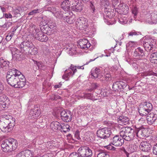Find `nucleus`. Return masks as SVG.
I'll return each instance as SVG.
<instances>
[{
  "label": "nucleus",
  "mask_w": 157,
  "mask_h": 157,
  "mask_svg": "<svg viewBox=\"0 0 157 157\" xmlns=\"http://www.w3.org/2000/svg\"><path fill=\"white\" fill-rule=\"evenodd\" d=\"M92 76L94 78H97L98 77V68L96 67L93 68L91 71Z\"/></svg>",
  "instance_id": "72a5a7b5"
},
{
  "label": "nucleus",
  "mask_w": 157,
  "mask_h": 157,
  "mask_svg": "<svg viewBox=\"0 0 157 157\" xmlns=\"http://www.w3.org/2000/svg\"><path fill=\"white\" fill-rule=\"evenodd\" d=\"M13 35V33H11L10 34H8L6 36V39L7 41H9L11 39Z\"/></svg>",
  "instance_id": "6e6d98bb"
},
{
  "label": "nucleus",
  "mask_w": 157,
  "mask_h": 157,
  "mask_svg": "<svg viewBox=\"0 0 157 157\" xmlns=\"http://www.w3.org/2000/svg\"><path fill=\"white\" fill-rule=\"evenodd\" d=\"M103 129L104 132V138L103 139V140H102L103 145H101V146H105V142H107L105 139L109 137L112 133L110 129H108L106 128H103Z\"/></svg>",
  "instance_id": "aec40b11"
},
{
  "label": "nucleus",
  "mask_w": 157,
  "mask_h": 157,
  "mask_svg": "<svg viewBox=\"0 0 157 157\" xmlns=\"http://www.w3.org/2000/svg\"><path fill=\"white\" fill-rule=\"evenodd\" d=\"M10 50L11 52L13 58L17 60H20L21 58V54H22L21 52V50H19L15 48H10Z\"/></svg>",
  "instance_id": "9b49d317"
},
{
  "label": "nucleus",
  "mask_w": 157,
  "mask_h": 157,
  "mask_svg": "<svg viewBox=\"0 0 157 157\" xmlns=\"http://www.w3.org/2000/svg\"><path fill=\"white\" fill-rule=\"evenodd\" d=\"M50 127L53 131L60 130L61 129V124L59 122L55 121L51 123Z\"/></svg>",
  "instance_id": "b1692460"
},
{
  "label": "nucleus",
  "mask_w": 157,
  "mask_h": 157,
  "mask_svg": "<svg viewBox=\"0 0 157 157\" xmlns=\"http://www.w3.org/2000/svg\"><path fill=\"white\" fill-rule=\"evenodd\" d=\"M38 53V51L37 48L33 44L32 47H31V48H30V49L29 50V51L28 52L27 55H36Z\"/></svg>",
  "instance_id": "bb28decb"
},
{
  "label": "nucleus",
  "mask_w": 157,
  "mask_h": 157,
  "mask_svg": "<svg viewBox=\"0 0 157 157\" xmlns=\"http://www.w3.org/2000/svg\"><path fill=\"white\" fill-rule=\"evenodd\" d=\"M70 69H71L73 73V74H75L77 71L76 69V66H74L71 64L70 67Z\"/></svg>",
  "instance_id": "864d4df0"
},
{
  "label": "nucleus",
  "mask_w": 157,
  "mask_h": 157,
  "mask_svg": "<svg viewBox=\"0 0 157 157\" xmlns=\"http://www.w3.org/2000/svg\"><path fill=\"white\" fill-rule=\"evenodd\" d=\"M69 77L67 74H65L62 76V78L66 80H68Z\"/></svg>",
  "instance_id": "680f3d73"
},
{
  "label": "nucleus",
  "mask_w": 157,
  "mask_h": 157,
  "mask_svg": "<svg viewBox=\"0 0 157 157\" xmlns=\"http://www.w3.org/2000/svg\"><path fill=\"white\" fill-rule=\"evenodd\" d=\"M136 42L131 41L129 42L127 44L129 47H134L136 45Z\"/></svg>",
  "instance_id": "5fc2aeb1"
},
{
  "label": "nucleus",
  "mask_w": 157,
  "mask_h": 157,
  "mask_svg": "<svg viewBox=\"0 0 157 157\" xmlns=\"http://www.w3.org/2000/svg\"><path fill=\"white\" fill-rule=\"evenodd\" d=\"M60 115L61 119L64 122H69L72 120V116L69 111L63 110L60 112Z\"/></svg>",
  "instance_id": "1a4fd4ad"
},
{
  "label": "nucleus",
  "mask_w": 157,
  "mask_h": 157,
  "mask_svg": "<svg viewBox=\"0 0 157 157\" xmlns=\"http://www.w3.org/2000/svg\"><path fill=\"white\" fill-rule=\"evenodd\" d=\"M70 126L68 124H66L65 125H61V129L60 130L61 131H63L65 132H68L70 130L69 128Z\"/></svg>",
  "instance_id": "f704fd0d"
},
{
  "label": "nucleus",
  "mask_w": 157,
  "mask_h": 157,
  "mask_svg": "<svg viewBox=\"0 0 157 157\" xmlns=\"http://www.w3.org/2000/svg\"><path fill=\"white\" fill-rule=\"evenodd\" d=\"M153 153L156 155H157V144L154 146L153 147Z\"/></svg>",
  "instance_id": "4d7b16f0"
},
{
  "label": "nucleus",
  "mask_w": 157,
  "mask_h": 157,
  "mask_svg": "<svg viewBox=\"0 0 157 157\" xmlns=\"http://www.w3.org/2000/svg\"><path fill=\"white\" fill-rule=\"evenodd\" d=\"M138 146V145L136 144H132L130 147L131 152H132L136 151L137 150Z\"/></svg>",
  "instance_id": "a19ab883"
},
{
  "label": "nucleus",
  "mask_w": 157,
  "mask_h": 157,
  "mask_svg": "<svg viewBox=\"0 0 157 157\" xmlns=\"http://www.w3.org/2000/svg\"><path fill=\"white\" fill-rule=\"evenodd\" d=\"M132 13L135 16H136L138 12L137 9L136 7H135L132 9Z\"/></svg>",
  "instance_id": "13d9d810"
},
{
  "label": "nucleus",
  "mask_w": 157,
  "mask_h": 157,
  "mask_svg": "<svg viewBox=\"0 0 157 157\" xmlns=\"http://www.w3.org/2000/svg\"><path fill=\"white\" fill-rule=\"evenodd\" d=\"M105 79L106 81L109 80L111 79V76L109 74H106L105 75Z\"/></svg>",
  "instance_id": "052dcab7"
},
{
  "label": "nucleus",
  "mask_w": 157,
  "mask_h": 157,
  "mask_svg": "<svg viewBox=\"0 0 157 157\" xmlns=\"http://www.w3.org/2000/svg\"><path fill=\"white\" fill-rule=\"evenodd\" d=\"M76 1V0H65L62 2L61 7L65 11H69L71 6H73Z\"/></svg>",
  "instance_id": "9d476101"
},
{
  "label": "nucleus",
  "mask_w": 157,
  "mask_h": 157,
  "mask_svg": "<svg viewBox=\"0 0 157 157\" xmlns=\"http://www.w3.org/2000/svg\"><path fill=\"white\" fill-rule=\"evenodd\" d=\"M128 6H126L125 5H124V7H122V8H120V10L124 14H126L128 12Z\"/></svg>",
  "instance_id": "58836bf2"
},
{
  "label": "nucleus",
  "mask_w": 157,
  "mask_h": 157,
  "mask_svg": "<svg viewBox=\"0 0 157 157\" xmlns=\"http://www.w3.org/2000/svg\"><path fill=\"white\" fill-rule=\"evenodd\" d=\"M35 38L41 42H45L48 40V37L47 35L40 31L37 35H36Z\"/></svg>",
  "instance_id": "412c9836"
},
{
  "label": "nucleus",
  "mask_w": 157,
  "mask_h": 157,
  "mask_svg": "<svg viewBox=\"0 0 157 157\" xmlns=\"http://www.w3.org/2000/svg\"><path fill=\"white\" fill-rule=\"evenodd\" d=\"M76 22H77V23H80L81 24H86L87 25L88 21L86 18L84 17H82L78 18Z\"/></svg>",
  "instance_id": "473e14b6"
},
{
  "label": "nucleus",
  "mask_w": 157,
  "mask_h": 157,
  "mask_svg": "<svg viewBox=\"0 0 157 157\" xmlns=\"http://www.w3.org/2000/svg\"><path fill=\"white\" fill-rule=\"evenodd\" d=\"M8 98L4 95L0 96V102H2V104L5 105L6 103H5L6 101L7 100Z\"/></svg>",
  "instance_id": "ea45409f"
},
{
  "label": "nucleus",
  "mask_w": 157,
  "mask_h": 157,
  "mask_svg": "<svg viewBox=\"0 0 157 157\" xmlns=\"http://www.w3.org/2000/svg\"><path fill=\"white\" fill-rule=\"evenodd\" d=\"M129 119L126 117L120 116L118 119V122L120 124L123 125H126L129 123Z\"/></svg>",
  "instance_id": "4be33fe9"
},
{
  "label": "nucleus",
  "mask_w": 157,
  "mask_h": 157,
  "mask_svg": "<svg viewBox=\"0 0 157 157\" xmlns=\"http://www.w3.org/2000/svg\"><path fill=\"white\" fill-rule=\"evenodd\" d=\"M63 14L60 11L58 10L56 13L55 14V16L56 17L59 18H62L63 17Z\"/></svg>",
  "instance_id": "49530a36"
},
{
  "label": "nucleus",
  "mask_w": 157,
  "mask_h": 157,
  "mask_svg": "<svg viewBox=\"0 0 157 157\" xmlns=\"http://www.w3.org/2000/svg\"><path fill=\"white\" fill-rule=\"evenodd\" d=\"M76 48L75 47L74 45L73 46L69 49V54L71 56H72L74 54H75L77 52H76Z\"/></svg>",
  "instance_id": "4c0bfd02"
},
{
  "label": "nucleus",
  "mask_w": 157,
  "mask_h": 157,
  "mask_svg": "<svg viewBox=\"0 0 157 157\" xmlns=\"http://www.w3.org/2000/svg\"><path fill=\"white\" fill-rule=\"evenodd\" d=\"M40 110L37 107H35L32 109L29 113V115L32 117L36 118L38 117L40 114Z\"/></svg>",
  "instance_id": "a211bd4d"
},
{
  "label": "nucleus",
  "mask_w": 157,
  "mask_h": 157,
  "mask_svg": "<svg viewBox=\"0 0 157 157\" xmlns=\"http://www.w3.org/2000/svg\"><path fill=\"white\" fill-rule=\"evenodd\" d=\"M36 64L39 68H41L43 65V64L41 62H37Z\"/></svg>",
  "instance_id": "338daca9"
},
{
  "label": "nucleus",
  "mask_w": 157,
  "mask_h": 157,
  "mask_svg": "<svg viewBox=\"0 0 157 157\" xmlns=\"http://www.w3.org/2000/svg\"><path fill=\"white\" fill-rule=\"evenodd\" d=\"M62 85L61 82H59L58 84L54 86V88L56 89L59 88Z\"/></svg>",
  "instance_id": "774afa93"
},
{
  "label": "nucleus",
  "mask_w": 157,
  "mask_h": 157,
  "mask_svg": "<svg viewBox=\"0 0 157 157\" xmlns=\"http://www.w3.org/2000/svg\"><path fill=\"white\" fill-rule=\"evenodd\" d=\"M105 68H102V67H99V72H100V73H99V75L100 74V76H101L102 77L104 75L105 71Z\"/></svg>",
  "instance_id": "de8ad7c7"
},
{
  "label": "nucleus",
  "mask_w": 157,
  "mask_h": 157,
  "mask_svg": "<svg viewBox=\"0 0 157 157\" xmlns=\"http://www.w3.org/2000/svg\"><path fill=\"white\" fill-rule=\"evenodd\" d=\"M78 153L81 157H91L92 154L91 150L87 147H80L78 150Z\"/></svg>",
  "instance_id": "6e6552de"
},
{
  "label": "nucleus",
  "mask_w": 157,
  "mask_h": 157,
  "mask_svg": "<svg viewBox=\"0 0 157 157\" xmlns=\"http://www.w3.org/2000/svg\"><path fill=\"white\" fill-rule=\"evenodd\" d=\"M69 157H81L78 153L76 152H73L71 153Z\"/></svg>",
  "instance_id": "3c124183"
},
{
  "label": "nucleus",
  "mask_w": 157,
  "mask_h": 157,
  "mask_svg": "<svg viewBox=\"0 0 157 157\" xmlns=\"http://www.w3.org/2000/svg\"><path fill=\"white\" fill-rule=\"evenodd\" d=\"M76 1L73 5L71 6V9L73 11L76 12H80L82 10V7L80 4L79 3L78 0H76Z\"/></svg>",
  "instance_id": "5701e85b"
},
{
  "label": "nucleus",
  "mask_w": 157,
  "mask_h": 157,
  "mask_svg": "<svg viewBox=\"0 0 157 157\" xmlns=\"http://www.w3.org/2000/svg\"><path fill=\"white\" fill-rule=\"evenodd\" d=\"M9 62L4 59L3 58H0V67L2 68L4 67H7L8 66Z\"/></svg>",
  "instance_id": "7c9ffc66"
},
{
  "label": "nucleus",
  "mask_w": 157,
  "mask_h": 157,
  "mask_svg": "<svg viewBox=\"0 0 157 157\" xmlns=\"http://www.w3.org/2000/svg\"><path fill=\"white\" fill-rule=\"evenodd\" d=\"M17 145V141L13 138H11L3 141L1 146L3 152L9 153L15 150Z\"/></svg>",
  "instance_id": "7ed1b4c3"
},
{
  "label": "nucleus",
  "mask_w": 157,
  "mask_h": 157,
  "mask_svg": "<svg viewBox=\"0 0 157 157\" xmlns=\"http://www.w3.org/2000/svg\"><path fill=\"white\" fill-rule=\"evenodd\" d=\"M141 34V33L139 32H136L135 30H132L128 33V35L129 36H136Z\"/></svg>",
  "instance_id": "79ce46f5"
},
{
  "label": "nucleus",
  "mask_w": 157,
  "mask_h": 157,
  "mask_svg": "<svg viewBox=\"0 0 157 157\" xmlns=\"http://www.w3.org/2000/svg\"><path fill=\"white\" fill-rule=\"evenodd\" d=\"M143 45L145 50L147 52H150L153 48V45L152 44L149 43L146 41V40H144Z\"/></svg>",
  "instance_id": "393cba45"
},
{
  "label": "nucleus",
  "mask_w": 157,
  "mask_h": 157,
  "mask_svg": "<svg viewBox=\"0 0 157 157\" xmlns=\"http://www.w3.org/2000/svg\"><path fill=\"white\" fill-rule=\"evenodd\" d=\"M107 142V141L106 142H105V143H106V142ZM105 146H104V147H106L107 149L110 150H112L113 151H115V150L116 148L115 147H113L110 144L108 145H106L107 144H106V143H105ZM102 147H103V146H102Z\"/></svg>",
  "instance_id": "09e8293b"
},
{
  "label": "nucleus",
  "mask_w": 157,
  "mask_h": 157,
  "mask_svg": "<svg viewBox=\"0 0 157 157\" xmlns=\"http://www.w3.org/2000/svg\"><path fill=\"white\" fill-rule=\"evenodd\" d=\"M153 108L152 104L150 102H145L139 109V112L140 115L146 117L151 112Z\"/></svg>",
  "instance_id": "39448f33"
},
{
  "label": "nucleus",
  "mask_w": 157,
  "mask_h": 157,
  "mask_svg": "<svg viewBox=\"0 0 157 157\" xmlns=\"http://www.w3.org/2000/svg\"><path fill=\"white\" fill-rule=\"evenodd\" d=\"M104 130L103 128L100 129H99V137L102 139L103 137L104 138Z\"/></svg>",
  "instance_id": "37998d69"
},
{
  "label": "nucleus",
  "mask_w": 157,
  "mask_h": 157,
  "mask_svg": "<svg viewBox=\"0 0 157 157\" xmlns=\"http://www.w3.org/2000/svg\"><path fill=\"white\" fill-rule=\"evenodd\" d=\"M74 18V17H69L68 16H65L64 17L63 19L67 23L71 24L73 23L75 21V20Z\"/></svg>",
  "instance_id": "2f4dec72"
},
{
  "label": "nucleus",
  "mask_w": 157,
  "mask_h": 157,
  "mask_svg": "<svg viewBox=\"0 0 157 157\" xmlns=\"http://www.w3.org/2000/svg\"><path fill=\"white\" fill-rule=\"evenodd\" d=\"M124 141L119 136L116 135L113 138L112 144L115 146H121L124 143Z\"/></svg>",
  "instance_id": "f8f14e48"
},
{
  "label": "nucleus",
  "mask_w": 157,
  "mask_h": 157,
  "mask_svg": "<svg viewBox=\"0 0 157 157\" xmlns=\"http://www.w3.org/2000/svg\"><path fill=\"white\" fill-rule=\"evenodd\" d=\"M150 62L154 63H157V52L152 53L150 58Z\"/></svg>",
  "instance_id": "c85d7f7f"
},
{
  "label": "nucleus",
  "mask_w": 157,
  "mask_h": 157,
  "mask_svg": "<svg viewBox=\"0 0 157 157\" xmlns=\"http://www.w3.org/2000/svg\"><path fill=\"white\" fill-rule=\"evenodd\" d=\"M144 54L143 50L140 47H138L135 50L133 55L134 56L137 57L143 56Z\"/></svg>",
  "instance_id": "cd10ccee"
},
{
  "label": "nucleus",
  "mask_w": 157,
  "mask_h": 157,
  "mask_svg": "<svg viewBox=\"0 0 157 157\" xmlns=\"http://www.w3.org/2000/svg\"><path fill=\"white\" fill-rule=\"evenodd\" d=\"M105 153L102 152L99 153V157H105Z\"/></svg>",
  "instance_id": "0e129e2a"
},
{
  "label": "nucleus",
  "mask_w": 157,
  "mask_h": 157,
  "mask_svg": "<svg viewBox=\"0 0 157 157\" xmlns=\"http://www.w3.org/2000/svg\"><path fill=\"white\" fill-rule=\"evenodd\" d=\"M139 147L142 151L147 152L151 149V146L147 141H143L141 143Z\"/></svg>",
  "instance_id": "2eb2a0df"
},
{
  "label": "nucleus",
  "mask_w": 157,
  "mask_h": 157,
  "mask_svg": "<svg viewBox=\"0 0 157 157\" xmlns=\"http://www.w3.org/2000/svg\"><path fill=\"white\" fill-rule=\"evenodd\" d=\"M145 76H147L146 78L148 79V82H151L152 81L154 82L156 80V78L154 76H157V73H154L152 71H151L146 72L145 73Z\"/></svg>",
  "instance_id": "dca6fc26"
},
{
  "label": "nucleus",
  "mask_w": 157,
  "mask_h": 157,
  "mask_svg": "<svg viewBox=\"0 0 157 157\" xmlns=\"http://www.w3.org/2000/svg\"><path fill=\"white\" fill-rule=\"evenodd\" d=\"M119 134L124 140L127 141L132 140L135 135L134 130L129 127L121 128L120 130Z\"/></svg>",
  "instance_id": "20e7f679"
},
{
  "label": "nucleus",
  "mask_w": 157,
  "mask_h": 157,
  "mask_svg": "<svg viewBox=\"0 0 157 157\" xmlns=\"http://www.w3.org/2000/svg\"><path fill=\"white\" fill-rule=\"evenodd\" d=\"M15 119L11 116L2 115L0 118V129L4 132H10L15 126Z\"/></svg>",
  "instance_id": "f03ea898"
},
{
  "label": "nucleus",
  "mask_w": 157,
  "mask_h": 157,
  "mask_svg": "<svg viewBox=\"0 0 157 157\" xmlns=\"http://www.w3.org/2000/svg\"><path fill=\"white\" fill-rule=\"evenodd\" d=\"M98 58V57H96L94 58V59H91L90 60L86 62V63L84 65H85L88 64L90 62L93 61L95 60L96 59H97Z\"/></svg>",
  "instance_id": "e2e57ef3"
},
{
  "label": "nucleus",
  "mask_w": 157,
  "mask_h": 157,
  "mask_svg": "<svg viewBox=\"0 0 157 157\" xmlns=\"http://www.w3.org/2000/svg\"><path fill=\"white\" fill-rule=\"evenodd\" d=\"M39 10L38 9H36L34 10L29 12L28 14L29 15H34L36 14V13H39Z\"/></svg>",
  "instance_id": "8fccbe9b"
},
{
  "label": "nucleus",
  "mask_w": 157,
  "mask_h": 157,
  "mask_svg": "<svg viewBox=\"0 0 157 157\" xmlns=\"http://www.w3.org/2000/svg\"><path fill=\"white\" fill-rule=\"evenodd\" d=\"M146 119L147 123L149 125H152L154 124L157 119V115L154 113H151L147 115Z\"/></svg>",
  "instance_id": "ddd939ff"
},
{
  "label": "nucleus",
  "mask_w": 157,
  "mask_h": 157,
  "mask_svg": "<svg viewBox=\"0 0 157 157\" xmlns=\"http://www.w3.org/2000/svg\"><path fill=\"white\" fill-rule=\"evenodd\" d=\"M126 86V84L122 81L116 82L113 84V88L115 90L124 89Z\"/></svg>",
  "instance_id": "4468645a"
},
{
  "label": "nucleus",
  "mask_w": 157,
  "mask_h": 157,
  "mask_svg": "<svg viewBox=\"0 0 157 157\" xmlns=\"http://www.w3.org/2000/svg\"><path fill=\"white\" fill-rule=\"evenodd\" d=\"M5 17L6 18H11L12 16L10 14L5 13Z\"/></svg>",
  "instance_id": "69168bd1"
},
{
  "label": "nucleus",
  "mask_w": 157,
  "mask_h": 157,
  "mask_svg": "<svg viewBox=\"0 0 157 157\" xmlns=\"http://www.w3.org/2000/svg\"><path fill=\"white\" fill-rule=\"evenodd\" d=\"M48 10L50 12H52L53 14H55L58 10V9L55 8L54 7H50L48 8Z\"/></svg>",
  "instance_id": "a18cd8bd"
},
{
  "label": "nucleus",
  "mask_w": 157,
  "mask_h": 157,
  "mask_svg": "<svg viewBox=\"0 0 157 157\" xmlns=\"http://www.w3.org/2000/svg\"><path fill=\"white\" fill-rule=\"evenodd\" d=\"M33 45V43L31 41H24L19 45V47L23 54L27 55L29 51V50L30 48H31Z\"/></svg>",
  "instance_id": "0eeeda50"
},
{
  "label": "nucleus",
  "mask_w": 157,
  "mask_h": 157,
  "mask_svg": "<svg viewBox=\"0 0 157 157\" xmlns=\"http://www.w3.org/2000/svg\"><path fill=\"white\" fill-rule=\"evenodd\" d=\"M31 152L29 150L21 151L17 154L16 157H31Z\"/></svg>",
  "instance_id": "a878e982"
},
{
  "label": "nucleus",
  "mask_w": 157,
  "mask_h": 157,
  "mask_svg": "<svg viewBox=\"0 0 157 157\" xmlns=\"http://www.w3.org/2000/svg\"><path fill=\"white\" fill-rule=\"evenodd\" d=\"M104 4V6H105V8H106V10L105 12V16L104 17L105 22L108 25H112L115 23H116V21L115 20V19L114 18L111 19L113 16V14L111 15V13L110 11H109L107 10V7H108V6L107 5H106L105 3Z\"/></svg>",
  "instance_id": "423d86ee"
},
{
  "label": "nucleus",
  "mask_w": 157,
  "mask_h": 157,
  "mask_svg": "<svg viewBox=\"0 0 157 157\" xmlns=\"http://www.w3.org/2000/svg\"><path fill=\"white\" fill-rule=\"evenodd\" d=\"M79 45L81 48L84 49L89 48L91 45L88 40L84 39L80 40Z\"/></svg>",
  "instance_id": "f3484780"
},
{
  "label": "nucleus",
  "mask_w": 157,
  "mask_h": 157,
  "mask_svg": "<svg viewBox=\"0 0 157 157\" xmlns=\"http://www.w3.org/2000/svg\"><path fill=\"white\" fill-rule=\"evenodd\" d=\"M4 86L2 83L0 82V95L3 93V91L4 90Z\"/></svg>",
  "instance_id": "bf43d9fd"
},
{
  "label": "nucleus",
  "mask_w": 157,
  "mask_h": 157,
  "mask_svg": "<svg viewBox=\"0 0 157 157\" xmlns=\"http://www.w3.org/2000/svg\"><path fill=\"white\" fill-rule=\"evenodd\" d=\"M99 95V96H100L101 97H103L106 96V93L105 90L104 89H101V92Z\"/></svg>",
  "instance_id": "603ef678"
},
{
  "label": "nucleus",
  "mask_w": 157,
  "mask_h": 157,
  "mask_svg": "<svg viewBox=\"0 0 157 157\" xmlns=\"http://www.w3.org/2000/svg\"><path fill=\"white\" fill-rule=\"evenodd\" d=\"M128 17L127 15L125 14L122 15L118 19L119 22L122 24H124L127 23H129L132 21V19L129 17L128 18Z\"/></svg>",
  "instance_id": "6ab92c4d"
},
{
  "label": "nucleus",
  "mask_w": 157,
  "mask_h": 157,
  "mask_svg": "<svg viewBox=\"0 0 157 157\" xmlns=\"http://www.w3.org/2000/svg\"><path fill=\"white\" fill-rule=\"evenodd\" d=\"M6 79L8 84L15 88H21L25 84V79L21 73L15 69L7 72Z\"/></svg>",
  "instance_id": "f257e3e1"
},
{
  "label": "nucleus",
  "mask_w": 157,
  "mask_h": 157,
  "mask_svg": "<svg viewBox=\"0 0 157 157\" xmlns=\"http://www.w3.org/2000/svg\"><path fill=\"white\" fill-rule=\"evenodd\" d=\"M84 97L85 98L92 100H97V97L95 98L94 96V98H93V95L90 93L85 94L84 95Z\"/></svg>",
  "instance_id": "c9c22d12"
},
{
  "label": "nucleus",
  "mask_w": 157,
  "mask_h": 157,
  "mask_svg": "<svg viewBox=\"0 0 157 157\" xmlns=\"http://www.w3.org/2000/svg\"><path fill=\"white\" fill-rule=\"evenodd\" d=\"M145 130L144 129H141L139 130L137 132H135V135L138 137L141 138L145 137Z\"/></svg>",
  "instance_id": "c756f323"
},
{
  "label": "nucleus",
  "mask_w": 157,
  "mask_h": 157,
  "mask_svg": "<svg viewBox=\"0 0 157 157\" xmlns=\"http://www.w3.org/2000/svg\"><path fill=\"white\" fill-rule=\"evenodd\" d=\"M40 32L39 29L34 27L33 29L32 34L36 38V35H37Z\"/></svg>",
  "instance_id": "c03bdc74"
},
{
  "label": "nucleus",
  "mask_w": 157,
  "mask_h": 157,
  "mask_svg": "<svg viewBox=\"0 0 157 157\" xmlns=\"http://www.w3.org/2000/svg\"><path fill=\"white\" fill-rule=\"evenodd\" d=\"M77 26L81 30H84L86 31L87 28V25L86 24H81L80 23H78L77 22H76Z\"/></svg>",
  "instance_id": "e433bc0d"
}]
</instances>
